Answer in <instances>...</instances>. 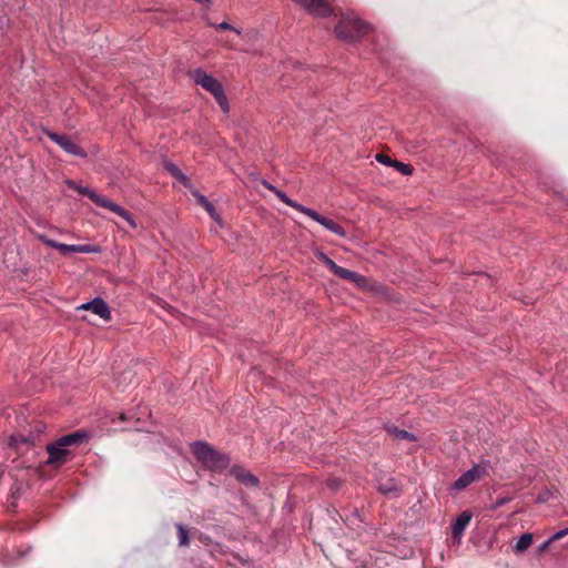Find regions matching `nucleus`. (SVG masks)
<instances>
[{"label": "nucleus", "mask_w": 568, "mask_h": 568, "mask_svg": "<svg viewBox=\"0 0 568 568\" xmlns=\"http://www.w3.org/2000/svg\"><path fill=\"white\" fill-rule=\"evenodd\" d=\"M192 453L203 467L210 470H222L229 467V455L213 448L210 444L199 440L191 445Z\"/></svg>", "instance_id": "f257e3e1"}, {"label": "nucleus", "mask_w": 568, "mask_h": 568, "mask_svg": "<svg viewBox=\"0 0 568 568\" xmlns=\"http://www.w3.org/2000/svg\"><path fill=\"white\" fill-rule=\"evenodd\" d=\"M369 31V26L363 22L353 12L343 14L335 27L336 37L344 42H355Z\"/></svg>", "instance_id": "f03ea898"}, {"label": "nucleus", "mask_w": 568, "mask_h": 568, "mask_svg": "<svg viewBox=\"0 0 568 568\" xmlns=\"http://www.w3.org/2000/svg\"><path fill=\"white\" fill-rule=\"evenodd\" d=\"M190 75L196 85H200L214 97L224 113L230 111V104L224 88L217 79L206 73L203 69H195Z\"/></svg>", "instance_id": "7ed1b4c3"}, {"label": "nucleus", "mask_w": 568, "mask_h": 568, "mask_svg": "<svg viewBox=\"0 0 568 568\" xmlns=\"http://www.w3.org/2000/svg\"><path fill=\"white\" fill-rule=\"evenodd\" d=\"M70 186H72L79 194H82V195H87L93 203H95L98 206H101V207H104V209H108L112 212H114L115 214H118L119 216H121L123 220H125L129 225L132 227V229H136L138 225L133 219V216L125 210L123 209L122 206H120L119 204L112 202L110 199H108L106 196H103V195H100L99 193H97L94 190L88 187V186H80V185H75L74 182H68Z\"/></svg>", "instance_id": "20e7f679"}, {"label": "nucleus", "mask_w": 568, "mask_h": 568, "mask_svg": "<svg viewBox=\"0 0 568 568\" xmlns=\"http://www.w3.org/2000/svg\"><path fill=\"white\" fill-rule=\"evenodd\" d=\"M489 467V462L484 460L479 464L474 465L468 470L464 471L453 484L454 490H463L471 485L474 481L480 479L484 475H486L487 469Z\"/></svg>", "instance_id": "39448f33"}, {"label": "nucleus", "mask_w": 568, "mask_h": 568, "mask_svg": "<svg viewBox=\"0 0 568 568\" xmlns=\"http://www.w3.org/2000/svg\"><path fill=\"white\" fill-rule=\"evenodd\" d=\"M295 4L314 17H329L333 8L327 0H293Z\"/></svg>", "instance_id": "423d86ee"}, {"label": "nucleus", "mask_w": 568, "mask_h": 568, "mask_svg": "<svg viewBox=\"0 0 568 568\" xmlns=\"http://www.w3.org/2000/svg\"><path fill=\"white\" fill-rule=\"evenodd\" d=\"M48 138L57 143L64 152L79 156V158H87V152L77 144L70 136L65 134H58L51 131H47Z\"/></svg>", "instance_id": "0eeeda50"}, {"label": "nucleus", "mask_w": 568, "mask_h": 568, "mask_svg": "<svg viewBox=\"0 0 568 568\" xmlns=\"http://www.w3.org/2000/svg\"><path fill=\"white\" fill-rule=\"evenodd\" d=\"M300 212L307 215L315 222L320 223L322 226H324L329 232H332L341 237L346 236V231L342 225H339L338 223H336L335 221H333L331 219H327V217L321 215L317 211L303 205L302 209L300 210Z\"/></svg>", "instance_id": "6e6552de"}, {"label": "nucleus", "mask_w": 568, "mask_h": 568, "mask_svg": "<svg viewBox=\"0 0 568 568\" xmlns=\"http://www.w3.org/2000/svg\"><path fill=\"white\" fill-rule=\"evenodd\" d=\"M47 453H48L47 464L54 465V466H61L71 456L70 450L64 446H60L58 440H55L54 443H51L47 446Z\"/></svg>", "instance_id": "1a4fd4ad"}, {"label": "nucleus", "mask_w": 568, "mask_h": 568, "mask_svg": "<svg viewBox=\"0 0 568 568\" xmlns=\"http://www.w3.org/2000/svg\"><path fill=\"white\" fill-rule=\"evenodd\" d=\"M90 439V433L87 430H77L74 433L64 435L57 440L60 446L70 447V446H79Z\"/></svg>", "instance_id": "9d476101"}, {"label": "nucleus", "mask_w": 568, "mask_h": 568, "mask_svg": "<svg viewBox=\"0 0 568 568\" xmlns=\"http://www.w3.org/2000/svg\"><path fill=\"white\" fill-rule=\"evenodd\" d=\"M90 439V433L87 430H77L74 433L64 435L57 440L60 446L70 447V446H79Z\"/></svg>", "instance_id": "9b49d317"}, {"label": "nucleus", "mask_w": 568, "mask_h": 568, "mask_svg": "<svg viewBox=\"0 0 568 568\" xmlns=\"http://www.w3.org/2000/svg\"><path fill=\"white\" fill-rule=\"evenodd\" d=\"M473 514L469 510L463 511L452 525V532L454 539H460L465 529L470 524Z\"/></svg>", "instance_id": "f8f14e48"}, {"label": "nucleus", "mask_w": 568, "mask_h": 568, "mask_svg": "<svg viewBox=\"0 0 568 568\" xmlns=\"http://www.w3.org/2000/svg\"><path fill=\"white\" fill-rule=\"evenodd\" d=\"M231 474L243 485L247 487H256L258 485V479L251 471L246 470L241 466H233L231 468Z\"/></svg>", "instance_id": "ddd939ff"}, {"label": "nucleus", "mask_w": 568, "mask_h": 568, "mask_svg": "<svg viewBox=\"0 0 568 568\" xmlns=\"http://www.w3.org/2000/svg\"><path fill=\"white\" fill-rule=\"evenodd\" d=\"M262 185L270 190L271 192H273L277 197L278 200H281L283 203H285L286 205L295 209L296 211L300 212V210L302 209L303 204L292 200L291 197H288L286 195L285 192H283L282 190L277 189L275 185H273L272 183H270L267 180H262L261 181Z\"/></svg>", "instance_id": "4468645a"}, {"label": "nucleus", "mask_w": 568, "mask_h": 568, "mask_svg": "<svg viewBox=\"0 0 568 568\" xmlns=\"http://www.w3.org/2000/svg\"><path fill=\"white\" fill-rule=\"evenodd\" d=\"M90 311L95 315L100 316L104 321H109L111 318V311L109 305L101 297H95L90 301Z\"/></svg>", "instance_id": "2eb2a0df"}, {"label": "nucleus", "mask_w": 568, "mask_h": 568, "mask_svg": "<svg viewBox=\"0 0 568 568\" xmlns=\"http://www.w3.org/2000/svg\"><path fill=\"white\" fill-rule=\"evenodd\" d=\"M377 489L384 495H392L395 497L400 495V489L397 485V481L393 477L387 478L385 481L382 479L378 480Z\"/></svg>", "instance_id": "dca6fc26"}, {"label": "nucleus", "mask_w": 568, "mask_h": 568, "mask_svg": "<svg viewBox=\"0 0 568 568\" xmlns=\"http://www.w3.org/2000/svg\"><path fill=\"white\" fill-rule=\"evenodd\" d=\"M344 272L346 274H339L338 277L343 278V280H347V281H351L353 283H355L358 287L361 288H367L368 287V278L361 275L359 273H356L354 271H351V270H347V268H344Z\"/></svg>", "instance_id": "f3484780"}, {"label": "nucleus", "mask_w": 568, "mask_h": 568, "mask_svg": "<svg viewBox=\"0 0 568 568\" xmlns=\"http://www.w3.org/2000/svg\"><path fill=\"white\" fill-rule=\"evenodd\" d=\"M534 536L530 532L523 534L516 541L514 546V551L516 554H524L532 544Z\"/></svg>", "instance_id": "a211bd4d"}, {"label": "nucleus", "mask_w": 568, "mask_h": 568, "mask_svg": "<svg viewBox=\"0 0 568 568\" xmlns=\"http://www.w3.org/2000/svg\"><path fill=\"white\" fill-rule=\"evenodd\" d=\"M317 258L322 261L336 276H339V274H346L344 272V267L337 265L332 258H329L325 253L320 252L317 253Z\"/></svg>", "instance_id": "6ab92c4d"}, {"label": "nucleus", "mask_w": 568, "mask_h": 568, "mask_svg": "<svg viewBox=\"0 0 568 568\" xmlns=\"http://www.w3.org/2000/svg\"><path fill=\"white\" fill-rule=\"evenodd\" d=\"M387 432L394 436V438L396 439H406V440H410V442H414L416 440V437L414 434L407 432V430H404V429H399L397 427H388L387 428Z\"/></svg>", "instance_id": "aec40b11"}, {"label": "nucleus", "mask_w": 568, "mask_h": 568, "mask_svg": "<svg viewBox=\"0 0 568 568\" xmlns=\"http://www.w3.org/2000/svg\"><path fill=\"white\" fill-rule=\"evenodd\" d=\"M175 528L178 530L179 545L181 547H187L190 544V539H189V531H187L186 527L183 524L178 523V524H175Z\"/></svg>", "instance_id": "412c9836"}, {"label": "nucleus", "mask_w": 568, "mask_h": 568, "mask_svg": "<svg viewBox=\"0 0 568 568\" xmlns=\"http://www.w3.org/2000/svg\"><path fill=\"white\" fill-rule=\"evenodd\" d=\"M392 166L395 168V170L397 172H399L400 174H403V175H410L413 173L412 165L406 164V163L400 162V161L394 160Z\"/></svg>", "instance_id": "4be33fe9"}, {"label": "nucleus", "mask_w": 568, "mask_h": 568, "mask_svg": "<svg viewBox=\"0 0 568 568\" xmlns=\"http://www.w3.org/2000/svg\"><path fill=\"white\" fill-rule=\"evenodd\" d=\"M101 248L98 245L92 244H78V253H100Z\"/></svg>", "instance_id": "5701e85b"}, {"label": "nucleus", "mask_w": 568, "mask_h": 568, "mask_svg": "<svg viewBox=\"0 0 568 568\" xmlns=\"http://www.w3.org/2000/svg\"><path fill=\"white\" fill-rule=\"evenodd\" d=\"M59 251L63 255H68V254H71V253H78V244H64V243H61Z\"/></svg>", "instance_id": "b1692460"}, {"label": "nucleus", "mask_w": 568, "mask_h": 568, "mask_svg": "<svg viewBox=\"0 0 568 568\" xmlns=\"http://www.w3.org/2000/svg\"><path fill=\"white\" fill-rule=\"evenodd\" d=\"M38 239H39L43 244H45L47 246H50V247H53V248H57V250H59V248H60V245H61V243H60V242H57V241H54V240H51V239H49V237H48L47 235H44V234H40V235L38 236Z\"/></svg>", "instance_id": "393cba45"}, {"label": "nucleus", "mask_w": 568, "mask_h": 568, "mask_svg": "<svg viewBox=\"0 0 568 568\" xmlns=\"http://www.w3.org/2000/svg\"><path fill=\"white\" fill-rule=\"evenodd\" d=\"M164 169L174 178H178L179 174L182 172L176 164L173 162H165Z\"/></svg>", "instance_id": "a878e982"}, {"label": "nucleus", "mask_w": 568, "mask_h": 568, "mask_svg": "<svg viewBox=\"0 0 568 568\" xmlns=\"http://www.w3.org/2000/svg\"><path fill=\"white\" fill-rule=\"evenodd\" d=\"M214 27L219 30H232L234 32H236L237 34H241V30L240 29H236L234 28L233 26H231L229 22H221L219 24H214Z\"/></svg>", "instance_id": "bb28decb"}, {"label": "nucleus", "mask_w": 568, "mask_h": 568, "mask_svg": "<svg viewBox=\"0 0 568 568\" xmlns=\"http://www.w3.org/2000/svg\"><path fill=\"white\" fill-rule=\"evenodd\" d=\"M376 161H378L379 163H383V164H386V165H389L392 166L393 164V161L388 155L386 154H383V153H378L376 154L375 156Z\"/></svg>", "instance_id": "cd10ccee"}, {"label": "nucleus", "mask_w": 568, "mask_h": 568, "mask_svg": "<svg viewBox=\"0 0 568 568\" xmlns=\"http://www.w3.org/2000/svg\"><path fill=\"white\" fill-rule=\"evenodd\" d=\"M206 212L210 214V216L216 221L217 223L221 222V217H220V214L216 212L214 205H211L210 207H207Z\"/></svg>", "instance_id": "c85d7f7f"}, {"label": "nucleus", "mask_w": 568, "mask_h": 568, "mask_svg": "<svg viewBox=\"0 0 568 568\" xmlns=\"http://www.w3.org/2000/svg\"><path fill=\"white\" fill-rule=\"evenodd\" d=\"M568 535V527L566 529H562V530H559L557 532H555L551 537H550V540L555 541V540H559L561 539L562 537L567 536Z\"/></svg>", "instance_id": "c756f323"}, {"label": "nucleus", "mask_w": 568, "mask_h": 568, "mask_svg": "<svg viewBox=\"0 0 568 568\" xmlns=\"http://www.w3.org/2000/svg\"><path fill=\"white\" fill-rule=\"evenodd\" d=\"M175 179H176V180H179V181H180L184 186H186V187H190V186H191V181H190V179H189V178H187L183 172H181V173L179 174V176H178V178H175Z\"/></svg>", "instance_id": "7c9ffc66"}, {"label": "nucleus", "mask_w": 568, "mask_h": 568, "mask_svg": "<svg viewBox=\"0 0 568 568\" xmlns=\"http://www.w3.org/2000/svg\"><path fill=\"white\" fill-rule=\"evenodd\" d=\"M194 195V197L196 199L197 203L202 206L206 201L207 199L201 194L199 191H193L192 193Z\"/></svg>", "instance_id": "2f4dec72"}, {"label": "nucleus", "mask_w": 568, "mask_h": 568, "mask_svg": "<svg viewBox=\"0 0 568 568\" xmlns=\"http://www.w3.org/2000/svg\"><path fill=\"white\" fill-rule=\"evenodd\" d=\"M551 542H552V540H550V538H549V539H547L546 541H544V542L539 546V551H546V550L549 548V546H550V544H551Z\"/></svg>", "instance_id": "473e14b6"}, {"label": "nucleus", "mask_w": 568, "mask_h": 568, "mask_svg": "<svg viewBox=\"0 0 568 568\" xmlns=\"http://www.w3.org/2000/svg\"><path fill=\"white\" fill-rule=\"evenodd\" d=\"M90 302L83 303L81 306H79V310L90 311Z\"/></svg>", "instance_id": "72a5a7b5"}, {"label": "nucleus", "mask_w": 568, "mask_h": 568, "mask_svg": "<svg viewBox=\"0 0 568 568\" xmlns=\"http://www.w3.org/2000/svg\"><path fill=\"white\" fill-rule=\"evenodd\" d=\"M211 205H213L209 200L202 205L205 211L207 210V207H210Z\"/></svg>", "instance_id": "f704fd0d"}, {"label": "nucleus", "mask_w": 568, "mask_h": 568, "mask_svg": "<svg viewBox=\"0 0 568 568\" xmlns=\"http://www.w3.org/2000/svg\"><path fill=\"white\" fill-rule=\"evenodd\" d=\"M506 499H500L497 501V506H503L504 504H506Z\"/></svg>", "instance_id": "c9c22d12"}, {"label": "nucleus", "mask_w": 568, "mask_h": 568, "mask_svg": "<svg viewBox=\"0 0 568 568\" xmlns=\"http://www.w3.org/2000/svg\"><path fill=\"white\" fill-rule=\"evenodd\" d=\"M537 500H538L539 503H541V501H545V500H546V498H545V496H539V497L537 498Z\"/></svg>", "instance_id": "e433bc0d"}, {"label": "nucleus", "mask_w": 568, "mask_h": 568, "mask_svg": "<svg viewBox=\"0 0 568 568\" xmlns=\"http://www.w3.org/2000/svg\"><path fill=\"white\" fill-rule=\"evenodd\" d=\"M331 483H332V486H334V487H337V486H338V484L336 483V480H335V479H332V481H331Z\"/></svg>", "instance_id": "4c0bfd02"}, {"label": "nucleus", "mask_w": 568, "mask_h": 568, "mask_svg": "<svg viewBox=\"0 0 568 568\" xmlns=\"http://www.w3.org/2000/svg\"><path fill=\"white\" fill-rule=\"evenodd\" d=\"M120 419H121V420H124V419H125V415H124V414H121V415H120Z\"/></svg>", "instance_id": "58836bf2"}, {"label": "nucleus", "mask_w": 568, "mask_h": 568, "mask_svg": "<svg viewBox=\"0 0 568 568\" xmlns=\"http://www.w3.org/2000/svg\"><path fill=\"white\" fill-rule=\"evenodd\" d=\"M2 28V22L0 21V29Z\"/></svg>", "instance_id": "ea45409f"}]
</instances>
